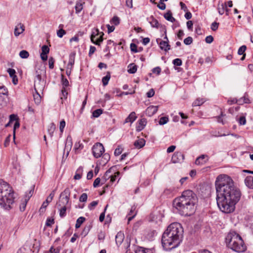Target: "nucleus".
<instances>
[{"mask_svg":"<svg viewBox=\"0 0 253 253\" xmlns=\"http://www.w3.org/2000/svg\"><path fill=\"white\" fill-rule=\"evenodd\" d=\"M175 190V188L173 187H167L164 191L163 194L168 196H172L173 194V192Z\"/></svg>","mask_w":253,"mask_h":253,"instance_id":"obj_26","label":"nucleus"},{"mask_svg":"<svg viewBox=\"0 0 253 253\" xmlns=\"http://www.w3.org/2000/svg\"><path fill=\"white\" fill-rule=\"evenodd\" d=\"M69 201H67L66 199H62V198L60 196V199L59 201L58 206H66L68 204Z\"/></svg>","mask_w":253,"mask_h":253,"instance_id":"obj_40","label":"nucleus"},{"mask_svg":"<svg viewBox=\"0 0 253 253\" xmlns=\"http://www.w3.org/2000/svg\"><path fill=\"white\" fill-rule=\"evenodd\" d=\"M24 31V25L21 23L15 27L14 29V35L16 37L18 36L20 34L22 33Z\"/></svg>","mask_w":253,"mask_h":253,"instance_id":"obj_15","label":"nucleus"},{"mask_svg":"<svg viewBox=\"0 0 253 253\" xmlns=\"http://www.w3.org/2000/svg\"><path fill=\"white\" fill-rule=\"evenodd\" d=\"M60 195L62 199H66L67 201H69L70 196V190L69 188H66Z\"/></svg>","mask_w":253,"mask_h":253,"instance_id":"obj_20","label":"nucleus"},{"mask_svg":"<svg viewBox=\"0 0 253 253\" xmlns=\"http://www.w3.org/2000/svg\"><path fill=\"white\" fill-rule=\"evenodd\" d=\"M216 201L220 210L224 213L233 212L241 196L240 189L232 179L225 174L217 176L215 181Z\"/></svg>","mask_w":253,"mask_h":253,"instance_id":"obj_1","label":"nucleus"},{"mask_svg":"<svg viewBox=\"0 0 253 253\" xmlns=\"http://www.w3.org/2000/svg\"><path fill=\"white\" fill-rule=\"evenodd\" d=\"M183 228L177 222L170 224L164 232L162 237V244L166 251H170L177 247L183 237Z\"/></svg>","mask_w":253,"mask_h":253,"instance_id":"obj_2","label":"nucleus"},{"mask_svg":"<svg viewBox=\"0 0 253 253\" xmlns=\"http://www.w3.org/2000/svg\"><path fill=\"white\" fill-rule=\"evenodd\" d=\"M19 56L22 58H27L29 56V53L26 50H23L20 52Z\"/></svg>","mask_w":253,"mask_h":253,"instance_id":"obj_39","label":"nucleus"},{"mask_svg":"<svg viewBox=\"0 0 253 253\" xmlns=\"http://www.w3.org/2000/svg\"><path fill=\"white\" fill-rule=\"evenodd\" d=\"M83 172V168L80 167L77 169L75 175H74V178L76 180H79L81 178Z\"/></svg>","mask_w":253,"mask_h":253,"instance_id":"obj_29","label":"nucleus"},{"mask_svg":"<svg viewBox=\"0 0 253 253\" xmlns=\"http://www.w3.org/2000/svg\"><path fill=\"white\" fill-rule=\"evenodd\" d=\"M55 195L54 191H53L48 196L46 201L43 203L41 208V210L42 209H45L48 205V204L51 202Z\"/></svg>","mask_w":253,"mask_h":253,"instance_id":"obj_13","label":"nucleus"},{"mask_svg":"<svg viewBox=\"0 0 253 253\" xmlns=\"http://www.w3.org/2000/svg\"><path fill=\"white\" fill-rule=\"evenodd\" d=\"M8 90L4 86H0V106L4 105L6 104V101L4 96H7Z\"/></svg>","mask_w":253,"mask_h":253,"instance_id":"obj_8","label":"nucleus"},{"mask_svg":"<svg viewBox=\"0 0 253 253\" xmlns=\"http://www.w3.org/2000/svg\"><path fill=\"white\" fill-rule=\"evenodd\" d=\"M169 121V118L167 117H163L160 119L159 123L161 125L167 124Z\"/></svg>","mask_w":253,"mask_h":253,"instance_id":"obj_43","label":"nucleus"},{"mask_svg":"<svg viewBox=\"0 0 253 253\" xmlns=\"http://www.w3.org/2000/svg\"><path fill=\"white\" fill-rule=\"evenodd\" d=\"M103 32H100L98 29H95L92 31L91 35V41L95 44L100 45L103 40Z\"/></svg>","mask_w":253,"mask_h":253,"instance_id":"obj_6","label":"nucleus"},{"mask_svg":"<svg viewBox=\"0 0 253 253\" xmlns=\"http://www.w3.org/2000/svg\"><path fill=\"white\" fill-rule=\"evenodd\" d=\"M158 111V106H150L148 107L146 110V114L149 116H153Z\"/></svg>","mask_w":253,"mask_h":253,"instance_id":"obj_14","label":"nucleus"},{"mask_svg":"<svg viewBox=\"0 0 253 253\" xmlns=\"http://www.w3.org/2000/svg\"><path fill=\"white\" fill-rule=\"evenodd\" d=\"M147 97L148 98H150L153 97L155 94V91L153 89H151L147 93Z\"/></svg>","mask_w":253,"mask_h":253,"instance_id":"obj_62","label":"nucleus"},{"mask_svg":"<svg viewBox=\"0 0 253 253\" xmlns=\"http://www.w3.org/2000/svg\"><path fill=\"white\" fill-rule=\"evenodd\" d=\"M124 234L122 232H118L116 235V243L117 245L120 246L124 241Z\"/></svg>","mask_w":253,"mask_h":253,"instance_id":"obj_18","label":"nucleus"},{"mask_svg":"<svg viewBox=\"0 0 253 253\" xmlns=\"http://www.w3.org/2000/svg\"><path fill=\"white\" fill-rule=\"evenodd\" d=\"M14 192L6 182L0 179V206L6 210L12 208L15 202Z\"/></svg>","mask_w":253,"mask_h":253,"instance_id":"obj_4","label":"nucleus"},{"mask_svg":"<svg viewBox=\"0 0 253 253\" xmlns=\"http://www.w3.org/2000/svg\"><path fill=\"white\" fill-rule=\"evenodd\" d=\"M247 49V47L246 45H242L238 49V54L239 55H243L244 54V52L246 51Z\"/></svg>","mask_w":253,"mask_h":253,"instance_id":"obj_49","label":"nucleus"},{"mask_svg":"<svg viewBox=\"0 0 253 253\" xmlns=\"http://www.w3.org/2000/svg\"><path fill=\"white\" fill-rule=\"evenodd\" d=\"M147 123L146 120L145 119H142L139 121L138 125L136 126V130L137 131H141L142 130L145 126H146Z\"/></svg>","mask_w":253,"mask_h":253,"instance_id":"obj_21","label":"nucleus"},{"mask_svg":"<svg viewBox=\"0 0 253 253\" xmlns=\"http://www.w3.org/2000/svg\"><path fill=\"white\" fill-rule=\"evenodd\" d=\"M49 48L46 45H44L42 47V53L41 54H47L49 53Z\"/></svg>","mask_w":253,"mask_h":253,"instance_id":"obj_44","label":"nucleus"},{"mask_svg":"<svg viewBox=\"0 0 253 253\" xmlns=\"http://www.w3.org/2000/svg\"><path fill=\"white\" fill-rule=\"evenodd\" d=\"M205 102V100L204 98H197L196 100H195L192 105L193 106H199L202 105Z\"/></svg>","mask_w":253,"mask_h":253,"instance_id":"obj_32","label":"nucleus"},{"mask_svg":"<svg viewBox=\"0 0 253 253\" xmlns=\"http://www.w3.org/2000/svg\"><path fill=\"white\" fill-rule=\"evenodd\" d=\"M72 145L71 142V138L68 137L67 138L66 143L65 144L64 151H67V155H68L69 151L71 150Z\"/></svg>","mask_w":253,"mask_h":253,"instance_id":"obj_25","label":"nucleus"},{"mask_svg":"<svg viewBox=\"0 0 253 253\" xmlns=\"http://www.w3.org/2000/svg\"><path fill=\"white\" fill-rule=\"evenodd\" d=\"M116 170V166H113L112 167H111V168H110L108 170H107L104 176L102 177V181H103V183H104L105 182H106V181L109 179L110 178V177H111V175H109V174L110 173H112V172H115Z\"/></svg>","mask_w":253,"mask_h":253,"instance_id":"obj_10","label":"nucleus"},{"mask_svg":"<svg viewBox=\"0 0 253 253\" xmlns=\"http://www.w3.org/2000/svg\"><path fill=\"white\" fill-rule=\"evenodd\" d=\"M148 20L149 21V23L152 27L158 28L160 25L158 21L153 16H151L148 18Z\"/></svg>","mask_w":253,"mask_h":253,"instance_id":"obj_19","label":"nucleus"},{"mask_svg":"<svg viewBox=\"0 0 253 253\" xmlns=\"http://www.w3.org/2000/svg\"><path fill=\"white\" fill-rule=\"evenodd\" d=\"M56 128V126L53 123L50 124L48 128V132L50 136V137H52L53 135V133Z\"/></svg>","mask_w":253,"mask_h":253,"instance_id":"obj_34","label":"nucleus"},{"mask_svg":"<svg viewBox=\"0 0 253 253\" xmlns=\"http://www.w3.org/2000/svg\"><path fill=\"white\" fill-rule=\"evenodd\" d=\"M136 118L135 113L134 112H132L126 119L125 123H127L129 122L132 123L136 120Z\"/></svg>","mask_w":253,"mask_h":253,"instance_id":"obj_22","label":"nucleus"},{"mask_svg":"<svg viewBox=\"0 0 253 253\" xmlns=\"http://www.w3.org/2000/svg\"><path fill=\"white\" fill-rule=\"evenodd\" d=\"M120 18L118 16H115L111 19V23L115 25H118L120 23Z\"/></svg>","mask_w":253,"mask_h":253,"instance_id":"obj_42","label":"nucleus"},{"mask_svg":"<svg viewBox=\"0 0 253 253\" xmlns=\"http://www.w3.org/2000/svg\"><path fill=\"white\" fill-rule=\"evenodd\" d=\"M250 102L249 99L245 97L241 98L240 99H239V104H242L243 103H249Z\"/></svg>","mask_w":253,"mask_h":253,"instance_id":"obj_48","label":"nucleus"},{"mask_svg":"<svg viewBox=\"0 0 253 253\" xmlns=\"http://www.w3.org/2000/svg\"><path fill=\"white\" fill-rule=\"evenodd\" d=\"M34 192V187H31V189L25 193V195L24 197V198L26 199V200L29 201L30 198L32 197L33 195Z\"/></svg>","mask_w":253,"mask_h":253,"instance_id":"obj_35","label":"nucleus"},{"mask_svg":"<svg viewBox=\"0 0 253 253\" xmlns=\"http://www.w3.org/2000/svg\"><path fill=\"white\" fill-rule=\"evenodd\" d=\"M135 253H153V252L149 249L140 247L136 250Z\"/></svg>","mask_w":253,"mask_h":253,"instance_id":"obj_30","label":"nucleus"},{"mask_svg":"<svg viewBox=\"0 0 253 253\" xmlns=\"http://www.w3.org/2000/svg\"><path fill=\"white\" fill-rule=\"evenodd\" d=\"M65 34H66V31L64 30H63V29H60L59 30H58L57 32V36L60 38H62L63 36Z\"/></svg>","mask_w":253,"mask_h":253,"instance_id":"obj_50","label":"nucleus"},{"mask_svg":"<svg viewBox=\"0 0 253 253\" xmlns=\"http://www.w3.org/2000/svg\"><path fill=\"white\" fill-rule=\"evenodd\" d=\"M145 140L143 138H139L134 142V145L135 148L140 149L142 148L145 144Z\"/></svg>","mask_w":253,"mask_h":253,"instance_id":"obj_17","label":"nucleus"},{"mask_svg":"<svg viewBox=\"0 0 253 253\" xmlns=\"http://www.w3.org/2000/svg\"><path fill=\"white\" fill-rule=\"evenodd\" d=\"M85 218L84 217H80L79 218L77 219L76 221V223L75 225V227L76 228H79L81 224L84 221Z\"/></svg>","mask_w":253,"mask_h":253,"instance_id":"obj_36","label":"nucleus"},{"mask_svg":"<svg viewBox=\"0 0 253 253\" xmlns=\"http://www.w3.org/2000/svg\"><path fill=\"white\" fill-rule=\"evenodd\" d=\"M226 7H227L226 3H222L221 4H219L218 5L217 10L220 15H222L224 14Z\"/></svg>","mask_w":253,"mask_h":253,"instance_id":"obj_28","label":"nucleus"},{"mask_svg":"<svg viewBox=\"0 0 253 253\" xmlns=\"http://www.w3.org/2000/svg\"><path fill=\"white\" fill-rule=\"evenodd\" d=\"M62 207L60 210V216L61 217H64L66 215V211L67 208L66 206H62Z\"/></svg>","mask_w":253,"mask_h":253,"instance_id":"obj_45","label":"nucleus"},{"mask_svg":"<svg viewBox=\"0 0 253 253\" xmlns=\"http://www.w3.org/2000/svg\"><path fill=\"white\" fill-rule=\"evenodd\" d=\"M197 201L196 194L192 191L187 190L183 191L180 197L174 200L173 205L180 214L189 216L194 211Z\"/></svg>","mask_w":253,"mask_h":253,"instance_id":"obj_3","label":"nucleus"},{"mask_svg":"<svg viewBox=\"0 0 253 253\" xmlns=\"http://www.w3.org/2000/svg\"><path fill=\"white\" fill-rule=\"evenodd\" d=\"M193 42V39L191 37H188L184 40V43L186 45H189Z\"/></svg>","mask_w":253,"mask_h":253,"instance_id":"obj_52","label":"nucleus"},{"mask_svg":"<svg viewBox=\"0 0 253 253\" xmlns=\"http://www.w3.org/2000/svg\"><path fill=\"white\" fill-rule=\"evenodd\" d=\"M98 201H94L92 202L89 204L88 206V209L90 211L93 210L95 208V207L98 205Z\"/></svg>","mask_w":253,"mask_h":253,"instance_id":"obj_47","label":"nucleus"},{"mask_svg":"<svg viewBox=\"0 0 253 253\" xmlns=\"http://www.w3.org/2000/svg\"><path fill=\"white\" fill-rule=\"evenodd\" d=\"M90 228H91L90 225L85 226L83 232H82V234L83 235L84 237H85L88 233V232L90 229Z\"/></svg>","mask_w":253,"mask_h":253,"instance_id":"obj_46","label":"nucleus"},{"mask_svg":"<svg viewBox=\"0 0 253 253\" xmlns=\"http://www.w3.org/2000/svg\"><path fill=\"white\" fill-rule=\"evenodd\" d=\"M123 151V149L121 146H118L115 150L114 155L116 156L120 155Z\"/></svg>","mask_w":253,"mask_h":253,"instance_id":"obj_55","label":"nucleus"},{"mask_svg":"<svg viewBox=\"0 0 253 253\" xmlns=\"http://www.w3.org/2000/svg\"><path fill=\"white\" fill-rule=\"evenodd\" d=\"M103 112V110L98 109L94 110L92 113V117L94 118H98Z\"/></svg>","mask_w":253,"mask_h":253,"instance_id":"obj_38","label":"nucleus"},{"mask_svg":"<svg viewBox=\"0 0 253 253\" xmlns=\"http://www.w3.org/2000/svg\"><path fill=\"white\" fill-rule=\"evenodd\" d=\"M219 24L216 22H213L211 25V29L212 31H216L218 27Z\"/></svg>","mask_w":253,"mask_h":253,"instance_id":"obj_59","label":"nucleus"},{"mask_svg":"<svg viewBox=\"0 0 253 253\" xmlns=\"http://www.w3.org/2000/svg\"><path fill=\"white\" fill-rule=\"evenodd\" d=\"M87 199V194L84 193H83L80 197V201L82 202H86Z\"/></svg>","mask_w":253,"mask_h":253,"instance_id":"obj_53","label":"nucleus"},{"mask_svg":"<svg viewBox=\"0 0 253 253\" xmlns=\"http://www.w3.org/2000/svg\"><path fill=\"white\" fill-rule=\"evenodd\" d=\"M54 59L53 57H51L48 60L49 68L52 69L54 68Z\"/></svg>","mask_w":253,"mask_h":253,"instance_id":"obj_51","label":"nucleus"},{"mask_svg":"<svg viewBox=\"0 0 253 253\" xmlns=\"http://www.w3.org/2000/svg\"><path fill=\"white\" fill-rule=\"evenodd\" d=\"M213 41V38L212 36H208L205 39V41L208 43H211Z\"/></svg>","mask_w":253,"mask_h":253,"instance_id":"obj_61","label":"nucleus"},{"mask_svg":"<svg viewBox=\"0 0 253 253\" xmlns=\"http://www.w3.org/2000/svg\"><path fill=\"white\" fill-rule=\"evenodd\" d=\"M130 49L133 52L136 53L138 52L137 49V46L134 43H132L130 44Z\"/></svg>","mask_w":253,"mask_h":253,"instance_id":"obj_64","label":"nucleus"},{"mask_svg":"<svg viewBox=\"0 0 253 253\" xmlns=\"http://www.w3.org/2000/svg\"><path fill=\"white\" fill-rule=\"evenodd\" d=\"M7 72L8 73L10 77H13L14 76H16L15 73L16 72L14 69L9 68L7 70Z\"/></svg>","mask_w":253,"mask_h":253,"instance_id":"obj_58","label":"nucleus"},{"mask_svg":"<svg viewBox=\"0 0 253 253\" xmlns=\"http://www.w3.org/2000/svg\"><path fill=\"white\" fill-rule=\"evenodd\" d=\"M62 83L63 87L65 88L69 85V82L68 80L66 78H64L63 75H62Z\"/></svg>","mask_w":253,"mask_h":253,"instance_id":"obj_54","label":"nucleus"},{"mask_svg":"<svg viewBox=\"0 0 253 253\" xmlns=\"http://www.w3.org/2000/svg\"><path fill=\"white\" fill-rule=\"evenodd\" d=\"M111 75L110 72H107V75L102 78V82L104 86H106L110 79Z\"/></svg>","mask_w":253,"mask_h":253,"instance_id":"obj_33","label":"nucleus"},{"mask_svg":"<svg viewBox=\"0 0 253 253\" xmlns=\"http://www.w3.org/2000/svg\"><path fill=\"white\" fill-rule=\"evenodd\" d=\"M164 17L166 19L171 22H173L175 21V18L172 16V13L170 11L164 14Z\"/></svg>","mask_w":253,"mask_h":253,"instance_id":"obj_31","label":"nucleus"},{"mask_svg":"<svg viewBox=\"0 0 253 253\" xmlns=\"http://www.w3.org/2000/svg\"><path fill=\"white\" fill-rule=\"evenodd\" d=\"M28 201L26 200V199L24 198L23 200L22 201V202L19 206L20 210L21 211H25Z\"/></svg>","mask_w":253,"mask_h":253,"instance_id":"obj_37","label":"nucleus"},{"mask_svg":"<svg viewBox=\"0 0 253 253\" xmlns=\"http://www.w3.org/2000/svg\"><path fill=\"white\" fill-rule=\"evenodd\" d=\"M136 208L134 206H132L130 210L128 213V222H129L130 220H131L136 215V211H135Z\"/></svg>","mask_w":253,"mask_h":253,"instance_id":"obj_24","label":"nucleus"},{"mask_svg":"<svg viewBox=\"0 0 253 253\" xmlns=\"http://www.w3.org/2000/svg\"><path fill=\"white\" fill-rule=\"evenodd\" d=\"M105 237L104 232L100 231L98 234V239L99 240H104Z\"/></svg>","mask_w":253,"mask_h":253,"instance_id":"obj_60","label":"nucleus"},{"mask_svg":"<svg viewBox=\"0 0 253 253\" xmlns=\"http://www.w3.org/2000/svg\"><path fill=\"white\" fill-rule=\"evenodd\" d=\"M92 151L94 157L98 158L101 157L105 150L102 144L97 142L93 146Z\"/></svg>","mask_w":253,"mask_h":253,"instance_id":"obj_7","label":"nucleus"},{"mask_svg":"<svg viewBox=\"0 0 253 253\" xmlns=\"http://www.w3.org/2000/svg\"><path fill=\"white\" fill-rule=\"evenodd\" d=\"M172 63L174 65L179 66L182 64V61L180 59L176 58L173 60Z\"/></svg>","mask_w":253,"mask_h":253,"instance_id":"obj_56","label":"nucleus"},{"mask_svg":"<svg viewBox=\"0 0 253 253\" xmlns=\"http://www.w3.org/2000/svg\"><path fill=\"white\" fill-rule=\"evenodd\" d=\"M54 223V219L52 218H48L46 219L45 225L47 226H50Z\"/></svg>","mask_w":253,"mask_h":253,"instance_id":"obj_57","label":"nucleus"},{"mask_svg":"<svg viewBox=\"0 0 253 253\" xmlns=\"http://www.w3.org/2000/svg\"><path fill=\"white\" fill-rule=\"evenodd\" d=\"M161 72V69L160 67H156L153 69L152 72L159 75Z\"/></svg>","mask_w":253,"mask_h":253,"instance_id":"obj_63","label":"nucleus"},{"mask_svg":"<svg viewBox=\"0 0 253 253\" xmlns=\"http://www.w3.org/2000/svg\"><path fill=\"white\" fill-rule=\"evenodd\" d=\"M184 156L180 152H175L171 158V162L173 163H181L184 160Z\"/></svg>","mask_w":253,"mask_h":253,"instance_id":"obj_9","label":"nucleus"},{"mask_svg":"<svg viewBox=\"0 0 253 253\" xmlns=\"http://www.w3.org/2000/svg\"><path fill=\"white\" fill-rule=\"evenodd\" d=\"M208 156L205 155H202L198 157L195 161V164L197 165H202L206 163L208 160Z\"/></svg>","mask_w":253,"mask_h":253,"instance_id":"obj_12","label":"nucleus"},{"mask_svg":"<svg viewBox=\"0 0 253 253\" xmlns=\"http://www.w3.org/2000/svg\"><path fill=\"white\" fill-rule=\"evenodd\" d=\"M84 3L81 0H79L76 2L75 5V10L76 13H79L80 12L82 11L83 8V4Z\"/></svg>","mask_w":253,"mask_h":253,"instance_id":"obj_23","label":"nucleus"},{"mask_svg":"<svg viewBox=\"0 0 253 253\" xmlns=\"http://www.w3.org/2000/svg\"><path fill=\"white\" fill-rule=\"evenodd\" d=\"M75 53H73L70 55L68 64L73 66L75 63Z\"/></svg>","mask_w":253,"mask_h":253,"instance_id":"obj_41","label":"nucleus"},{"mask_svg":"<svg viewBox=\"0 0 253 253\" xmlns=\"http://www.w3.org/2000/svg\"><path fill=\"white\" fill-rule=\"evenodd\" d=\"M225 240L228 247L235 252L241 253L246 250V246L242 237L234 231L230 232Z\"/></svg>","mask_w":253,"mask_h":253,"instance_id":"obj_5","label":"nucleus"},{"mask_svg":"<svg viewBox=\"0 0 253 253\" xmlns=\"http://www.w3.org/2000/svg\"><path fill=\"white\" fill-rule=\"evenodd\" d=\"M245 185L250 189H253V176H247L244 180Z\"/></svg>","mask_w":253,"mask_h":253,"instance_id":"obj_11","label":"nucleus"},{"mask_svg":"<svg viewBox=\"0 0 253 253\" xmlns=\"http://www.w3.org/2000/svg\"><path fill=\"white\" fill-rule=\"evenodd\" d=\"M160 47L162 50L167 51L170 49L169 41H162L159 43Z\"/></svg>","mask_w":253,"mask_h":253,"instance_id":"obj_16","label":"nucleus"},{"mask_svg":"<svg viewBox=\"0 0 253 253\" xmlns=\"http://www.w3.org/2000/svg\"><path fill=\"white\" fill-rule=\"evenodd\" d=\"M127 72L129 74H134L137 71V66L133 63L130 64L127 66Z\"/></svg>","mask_w":253,"mask_h":253,"instance_id":"obj_27","label":"nucleus"}]
</instances>
